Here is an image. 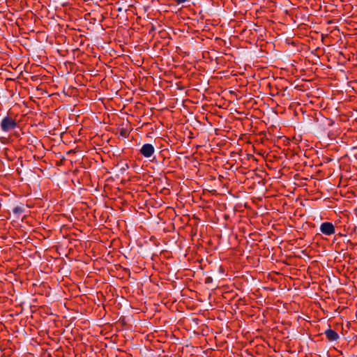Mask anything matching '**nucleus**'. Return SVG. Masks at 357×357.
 <instances>
[{"instance_id":"1","label":"nucleus","mask_w":357,"mask_h":357,"mask_svg":"<svg viewBox=\"0 0 357 357\" xmlns=\"http://www.w3.org/2000/svg\"><path fill=\"white\" fill-rule=\"evenodd\" d=\"M17 126V123L16 120L13 119L9 116L3 117L0 124L1 129L3 132H9L12 130H14Z\"/></svg>"},{"instance_id":"2","label":"nucleus","mask_w":357,"mask_h":357,"mask_svg":"<svg viewBox=\"0 0 357 357\" xmlns=\"http://www.w3.org/2000/svg\"><path fill=\"white\" fill-rule=\"evenodd\" d=\"M320 231L324 235L331 236L335 234V229L332 222H322L320 225Z\"/></svg>"},{"instance_id":"3","label":"nucleus","mask_w":357,"mask_h":357,"mask_svg":"<svg viewBox=\"0 0 357 357\" xmlns=\"http://www.w3.org/2000/svg\"><path fill=\"white\" fill-rule=\"evenodd\" d=\"M155 152L153 146L151 144H144L139 150V153L145 158H150Z\"/></svg>"},{"instance_id":"4","label":"nucleus","mask_w":357,"mask_h":357,"mask_svg":"<svg viewBox=\"0 0 357 357\" xmlns=\"http://www.w3.org/2000/svg\"><path fill=\"white\" fill-rule=\"evenodd\" d=\"M324 334L329 341H335L339 338L337 333L331 328L326 330Z\"/></svg>"},{"instance_id":"5","label":"nucleus","mask_w":357,"mask_h":357,"mask_svg":"<svg viewBox=\"0 0 357 357\" xmlns=\"http://www.w3.org/2000/svg\"><path fill=\"white\" fill-rule=\"evenodd\" d=\"M23 211H24V208L20 206H15L13 209V212L14 214H21L23 213Z\"/></svg>"},{"instance_id":"6","label":"nucleus","mask_w":357,"mask_h":357,"mask_svg":"<svg viewBox=\"0 0 357 357\" xmlns=\"http://www.w3.org/2000/svg\"><path fill=\"white\" fill-rule=\"evenodd\" d=\"M188 0H174V1L177 4H181L186 2Z\"/></svg>"}]
</instances>
